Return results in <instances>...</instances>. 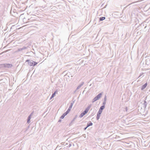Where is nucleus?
<instances>
[{
  "label": "nucleus",
  "mask_w": 150,
  "mask_h": 150,
  "mask_svg": "<svg viewBox=\"0 0 150 150\" xmlns=\"http://www.w3.org/2000/svg\"><path fill=\"white\" fill-rule=\"evenodd\" d=\"M0 66L1 67L9 69L12 68L13 67V65L11 64L5 63L0 64Z\"/></svg>",
  "instance_id": "f257e3e1"
},
{
  "label": "nucleus",
  "mask_w": 150,
  "mask_h": 150,
  "mask_svg": "<svg viewBox=\"0 0 150 150\" xmlns=\"http://www.w3.org/2000/svg\"><path fill=\"white\" fill-rule=\"evenodd\" d=\"M26 62H27L28 64L30 66L34 67L38 63L37 62L30 59H27L26 61Z\"/></svg>",
  "instance_id": "f03ea898"
},
{
  "label": "nucleus",
  "mask_w": 150,
  "mask_h": 150,
  "mask_svg": "<svg viewBox=\"0 0 150 150\" xmlns=\"http://www.w3.org/2000/svg\"><path fill=\"white\" fill-rule=\"evenodd\" d=\"M103 93L102 92L98 94L96 96L95 98H94L92 100V102L93 103L95 101L99 100L102 96Z\"/></svg>",
  "instance_id": "7ed1b4c3"
},
{
  "label": "nucleus",
  "mask_w": 150,
  "mask_h": 150,
  "mask_svg": "<svg viewBox=\"0 0 150 150\" xmlns=\"http://www.w3.org/2000/svg\"><path fill=\"white\" fill-rule=\"evenodd\" d=\"M146 97L145 98V100L144 101L143 103H142V108H143V109H144V110L145 109L148 104V103L146 101Z\"/></svg>",
  "instance_id": "20e7f679"
},
{
  "label": "nucleus",
  "mask_w": 150,
  "mask_h": 150,
  "mask_svg": "<svg viewBox=\"0 0 150 150\" xmlns=\"http://www.w3.org/2000/svg\"><path fill=\"white\" fill-rule=\"evenodd\" d=\"M91 107V105L88 106L85 109V110L83 112L85 115L89 111V109H90Z\"/></svg>",
  "instance_id": "39448f33"
},
{
  "label": "nucleus",
  "mask_w": 150,
  "mask_h": 150,
  "mask_svg": "<svg viewBox=\"0 0 150 150\" xmlns=\"http://www.w3.org/2000/svg\"><path fill=\"white\" fill-rule=\"evenodd\" d=\"M102 112H101V111L99 110H98L97 113V115L96 117V120H98L99 119L100 117V115L101 114Z\"/></svg>",
  "instance_id": "423d86ee"
},
{
  "label": "nucleus",
  "mask_w": 150,
  "mask_h": 150,
  "mask_svg": "<svg viewBox=\"0 0 150 150\" xmlns=\"http://www.w3.org/2000/svg\"><path fill=\"white\" fill-rule=\"evenodd\" d=\"M33 114V112H32L28 116V118H27V122L28 123H29L30 122V120L31 119V116Z\"/></svg>",
  "instance_id": "0eeeda50"
},
{
  "label": "nucleus",
  "mask_w": 150,
  "mask_h": 150,
  "mask_svg": "<svg viewBox=\"0 0 150 150\" xmlns=\"http://www.w3.org/2000/svg\"><path fill=\"white\" fill-rule=\"evenodd\" d=\"M147 85V83L146 82V83H145L142 86H141V90L142 91L144 89L146 88Z\"/></svg>",
  "instance_id": "6e6552de"
},
{
  "label": "nucleus",
  "mask_w": 150,
  "mask_h": 150,
  "mask_svg": "<svg viewBox=\"0 0 150 150\" xmlns=\"http://www.w3.org/2000/svg\"><path fill=\"white\" fill-rule=\"evenodd\" d=\"M84 83L83 82H82L80 84H79V85L77 86V87L76 89V90H78V89H79V88H80L81 87V86H82L83 85V84H84Z\"/></svg>",
  "instance_id": "1a4fd4ad"
},
{
  "label": "nucleus",
  "mask_w": 150,
  "mask_h": 150,
  "mask_svg": "<svg viewBox=\"0 0 150 150\" xmlns=\"http://www.w3.org/2000/svg\"><path fill=\"white\" fill-rule=\"evenodd\" d=\"M28 48V47H23L21 48H19L18 49V51H21L23 50L26 49Z\"/></svg>",
  "instance_id": "9d476101"
},
{
  "label": "nucleus",
  "mask_w": 150,
  "mask_h": 150,
  "mask_svg": "<svg viewBox=\"0 0 150 150\" xmlns=\"http://www.w3.org/2000/svg\"><path fill=\"white\" fill-rule=\"evenodd\" d=\"M93 124V123L91 121L87 123V127H88L91 126Z\"/></svg>",
  "instance_id": "9b49d317"
},
{
  "label": "nucleus",
  "mask_w": 150,
  "mask_h": 150,
  "mask_svg": "<svg viewBox=\"0 0 150 150\" xmlns=\"http://www.w3.org/2000/svg\"><path fill=\"white\" fill-rule=\"evenodd\" d=\"M67 115V114L65 112H64L60 117V119H63L64 117L65 116H66Z\"/></svg>",
  "instance_id": "f8f14e48"
},
{
  "label": "nucleus",
  "mask_w": 150,
  "mask_h": 150,
  "mask_svg": "<svg viewBox=\"0 0 150 150\" xmlns=\"http://www.w3.org/2000/svg\"><path fill=\"white\" fill-rule=\"evenodd\" d=\"M105 108V107L103 106V105H102L100 107L99 110L102 112L103 110Z\"/></svg>",
  "instance_id": "ddd939ff"
},
{
  "label": "nucleus",
  "mask_w": 150,
  "mask_h": 150,
  "mask_svg": "<svg viewBox=\"0 0 150 150\" xmlns=\"http://www.w3.org/2000/svg\"><path fill=\"white\" fill-rule=\"evenodd\" d=\"M105 19V17H101L99 18V21H102L104 20Z\"/></svg>",
  "instance_id": "4468645a"
},
{
  "label": "nucleus",
  "mask_w": 150,
  "mask_h": 150,
  "mask_svg": "<svg viewBox=\"0 0 150 150\" xmlns=\"http://www.w3.org/2000/svg\"><path fill=\"white\" fill-rule=\"evenodd\" d=\"M71 110V109L69 108L67 111L65 112L67 114L69 113Z\"/></svg>",
  "instance_id": "2eb2a0df"
},
{
  "label": "nucleus",
  "mask_w": 150,
  "mask_h": 150,
  "mask_svg": "<svg viewBox=\"0 0 150 150\" xmlns=\"http://www.w3.org/2000/svg\"><path fill=\"white\" fill-rule=\"evenodd\" d=\"M77 117V115H76L74 119L71 120V122H73L74 120L76 119Z\"/></svg>",
  "instance_id": "dca6fc26"
},
{
  "label": "nucleus",
  "mask_w": 150,
  "mask_h": 150,
  "mask_svg": "<svg viewBox=\"0 0 150 150\" xmlns=\"http://www.w3.org/2000/svg\"><path fill=\"white\" fill-rule=\"evenodd\" d=\"M84 115V114L83 113V112H82L80 114V115L79 116V117L80 118H81Z\"/></svg>",
  "instance_id": "f3484780"
},
{
  "label": "nucleus",
  "mask_w": 150,
  "mask_h": 150,
  "mask_svg": "<svg viewBox=\"0 0 150 150\" xmlns=\"http://www.w3.org/2000/svg\"><path fill=\"white\" fill-rule=\"evenodd\" d=\"M55 96V95L54 93H52L50 98V99L51 100L52 99L54 96Z\"/></svg>",
  "instance_id": "a211bd4d"
},
{
  "label": "nucleus",
  "mask_w": 150,
  "mask_h": 150,
  "mask_svg": "<svg viewBox=\"0 0 150 150\" xmlns=\"http://www.w3.org/2000/svg\"><path fill=\"white\" fill-rule=\"evenodd\" d=\"M144 26V23H142L140 24L139 25V26H138V27H139L140 26L143 27Z\"/></svg>",
  "instance_id": "6ab92c4d"
},
{
  "label": "nucleus",
  "mask_w": 150,
  "mask_h": 150,
  "mask_svg": "<svg viewBox=\"0 0 150 150\" xmlns=\"http://www.w3.org/2000/svg\"><path fill=\"white\" fill-rule=\"evenodd\" d=\"M106 101H103V103H102V105H103V106L105 107V105L106 104Z\"/></svg>",
  "instance_id": "aec40b11"
},
{
  "label": "nucleus",
  "mask_w": 150,
  "mask_h": 150,
  "mask_svg": "<svg viewBox=\"0 0 150 150\" xmlns=\"http://www.w3.org/2000/svg\"><path fill=\"white\" fill-rule=\"evenodd\" d=\"M107 100V96L106 95H105L104 97V100L105 101H106Z\"/></svg>",
  "instance_id": "412c9836"
},
{
  "label": "nucleus",
  "mask_w": 150,
  "mask_h": 150,
  "mask_svg": "<svg viewBox=\"0 0 150 150\" xmlns=\"http://www.w3.org/2000/svg\"><path fill=\"white\" fill-rule=\"evenodd\" d=\"M73 105V104L71 103L70 105V106L69 108L71 109Z\"/></svg>",
  "instance_id": "4be33fe9"
},
{
  "label": "nucleus",
  "mask_w": 150,
  "mask_h": 150,
  "mask_svg": "<svg viewBox=\"0 0 150 150\" xmlns=\"http://www.w3.org/2000/svg\"><path fill=\"white\" fill-rule=\"evenodd\" d=\"M75 101V100H72V102L71 103L73 104H74V103Z\"/></svg>",
  "instance_id": "5701e85b"
},
{
  "label": "nucleus",
  "mask_w": 150,
  "mask_h": 150,
  "mask_svg": "<svg viewBox=\"0 0 150 150\" xmlns=\"http://www.w3.org/2000/svg\"><path fill=\"white\" fill-rule=\"evenodd\" d=\"M71 146V144H69V145L67 146V147H70Z\"/></svg>",
  "instance_id": "b1692460"
},
{
  "label": "nucleus",
  "mask_w": 150,
  "mask_h": 150,
  "mask_svg": "<svg viewBox=\"0 0 150 150\" xmlns=\"http://www.w3.org/2000/svg\"><path fill=\"white\" fill-rule=\"evenodd\" d=\"M143 74V73L140 74L138 78H139L140 77H141L142 75Z\"/></svg>",
  "instance_id": "393cba45"
},
{
  "label": "nucleus",
  "mask_w": 150,
  "mask_h": 150,
  "mask_svg": "<svg viewBox=\"0 0 150 150\" xmlns=\"http://www.w3.org/2000/svg\"><path fill=\"white\" fill-rule=\"evenodd\" d=\"M73 123V122H71H71L69 123V125H70V126Z\"/></svg>",
  "instance_id": "a878e982"
},
{
  "label": "nucleus",
  "mask_w": 150,
  "mask_h": 150,
  "mask_svg": "<svg viewBox=\"0 0 150 150\" xmlns=\"http://www.w3.org/2000/svg\"><path fill=\"white\" fill-rule=\"evenodd\" d=\"M88 127H87V126H86V127H85L84 128V130H86V129H87V128H88Z\"/></svg>",
  "instance_id": "bb28decb"
},
{
  "label": "nucleus",
  "mask_w": 150,
  "mask_h": 150,
  "mask_svg": "<svg viewBox=\"0 0 150 150\" xmlns=\"http://www.w3.org/2000/svg\"><path fill=\"white\" fill-rule=\"evenodd\" d=\"M57 92V91H54V93H54L55 95L56 94Z\"/></svg>",
  "instance_id": "cd10ccee"
},
{
  "label": "nucleus",
  "mask_w": 150,
  "mask_h": 150,
  "mask_svg": "<svg viewBox=\"0 0 150 150\" xmlns=\"http://www.w3.org/2000/svg\"><path fill=\"white\" fill-rule=\"evenodd\" d=\"M62 121V120H61L60 119L58 121V122H61Z\"/></svg>",
  "instance_id": "c85d7f7f"
},
{
  "label": "nucleus",
  "mask_w": 150,
  "mask_h": 150,
  "mask_svg": "<svg viewBox=\"0 0 150 150\" xmlns=\"http://www.w3.org/2000/svg\"><path fill=\"white\" fill-rule=\"evenodd\" d=\"M125 110L126 111H127V107H126V108H125Z\"/></svg>",
  "instance_id": "c756f323"
},
{
  "label": "nucleus",
  "mask_w": 150,
  "mask_h": 150,
  "mask_svg": "<svg viewBox=\"0 0 150 150\" xmlns=\"http://www.w3.org/2000/svg\"><path fill=\"white\" fill-rule=\"evenodd\" d=\"M94 115V113H92L91 114V115L92 116H93Z\"/></svg>",
  "instance_id": "7c9ffc66"
},
{
  "label": "nucleus",
  "mask_w": 150,
  "mask_h": 150,
  "mask_svg": "<svg viewBox=\"0 0 150 150\" xmlns=\"http://www.w3.org/2000/svg\"><path fill=\"white\" fill-rule=\"evenodd\" d=\"M146 27V26H145L144 27V28H145Z\"/></svg>",
  "instance_id": "2f4dec72"
},
{
  "label": "nucleus",
  "mask_w": 150,
  "mask_h": 150,
  "mask_svg": "<svg viewBox=\"0 0 150 150\" xmlns=\"http://www.w3.org/2000/svg\"><path fill=\"white\" fill-rule=\"evenodd\" d=\"M73 146H74V144H73Z\"/></svg>",
  "instance_id": "473e14b6"
},
{
  "label": "nucleus",
  "mask_w": 150,
  "mask_h": 150,
  "mask_svg": "<svg viewBox=\"0 0 150 150\" xmlns=\"http://www.w3.org/2000/svg\"><path fill=\"white\" fill-rule=\"evenodd\" d=\"M68 144L67 143L66 144V145H68Z\"/></svg>",
  "instance_id": "72a5a7b5"
}]
</instances>
